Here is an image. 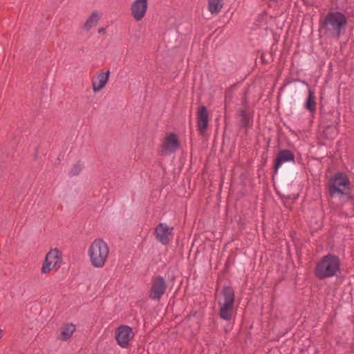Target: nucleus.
<instances>
[{"label": "nucleus", "instance_id": "f257e3e1", "mask_svg": "<svg viewBox=\"0 0 354 354\" xmlns=\"http://www.w3.org/2000/svg\"><path fill=\"white\" fill-rule=\"evenodd\" d=\"M109 247L102 239H95L89 245L87 254L91 265L96 268H101L106 262L109 254Z\"/></svg>", "mask_w": 354, "mask_h": 354}, {"label": "nucleus", "instance_id": "f03ea898", "mask_svg": "<svg viewBox=\"0 0 354 354\" xmlns=\"http://www.w3.org/2000/svg\"><path fill=\"white\" fill-rule=\"evenodd\" d=\"M219 315L225 320H231L234 313V292L230 287L223 288L216 294Z\"/></svg>", "mask_w": 354, "mask_h": 354}, {"label": "nucleus", "instance_id": "7ed1b4c3", "mask_svg": "<svg viewBox=\"0 0 354 354\" xmlns=\"http://www.w3.org/2000/svg\"><path fill=\"white\" fill-rule=\"evenodd\" d=\"M340 268V261L338 257L328 254L322 257L317 263L315 274L319 279H325L335 275Z\"/></svg>", "mask_w": 354, "mask_h": 354}, {"label": "nucleus", "instance_id": "20e7f679", "mask_svg": "<svg viewBox=\"0 0 354 354\" xmlns=\"http://www.w3.org/2000/svg\"><path fill=\"white\" fill-rule=\"evenodd\" d=\"M350 189L349 181L346 174L339 173L334 176L329 183V192L332 197L348 194Z\"/></svg>", "mask_w": 354, "mask_h": 354}, {"label": "nucleus", "instance_id": "39448f33", "mask_svg": "<svg viewBox=\"0 0 354 354\" xmlns=\"http://www.w3.org/2000/svg\"><path fill=\"white\" fill-rule=\"evenodd\" d=\"M346 24V17L337 12L328 14L325 19L326 28L337 37L340 35L341 31Z\"/></svg>", "mask_w": 354, "mask_h": 354}, {"label": "nucleus", "instance_id": "423d86ee", "mask_svg": "<svg viewBox=\"0 0 354 354\" xmlns=\"http://www.w3.org/2000/svg\"><path fill=\"white\" fill-rule=\"evenodd\" d=\"M61 261L60 252L57 249H51L46 255L41 268V272L46 274L53 269H57L59 266Z\"/></svg>", "mask_w": 354, "mask_h": 354}, {"label": "nucleus", "instance_id": "0eeeda50", "mask_svg": "<svg viewBox=\"0 0 354 354\" xmlns=\"http://www.w3.org/2000/svg\"><path fill=\"white\" fill-rule=\"evenodd\" d=\"M133 336L132 329L127 326H120L115 333L117 343L122 348H126L129 345Z\"/></svg>", "mask_w": 354, "mask_h": 354}, {"label": "nucleus", "instance_id": "6e6552de", "mask_svg": "<svg viewBox=\"0 0 354 354\" xmlns=\"http://www.w3.org/2000/svg\"><path fill=\"white\" fill-rule=\"evenodd\" d=\"M148 8L147 0H136L131 6V15L135 21H141L145 16Z\"/></svg>", "mask_w": 354, "mask_h": 354}, {"label": "nucleus", "instance_id": "1a4fd4ad", "mask_svg": "<svg viewBox=\"0 0 354 354\" xmlns=\"http://www.w3.org/2000/svg\"><path fill=\"white\" fill-rule=\"evenodd\" d=\"M167 286L161 277L154 278L149 291V297L152 299H159L165 293Z\"/></svg>", "mask_w": 354, "mask_h": 354}, {"label": "nucleus", "instance_id": "9d476101", "mask_svg": "<svg viewBox=\"0 0 354 354\" xmlns=\"http://www.w3.org/2000/svg\"><path fill=\"white\" fill-rule=\"evenodd\" d=\"M173 227L168 226L165 223H159L156 227V239L162 244H167L172 239Z\"/></svg>", "mask_w": 354, "mask_h": 354}, {"label": "nucleus", "instance_id": "9b49d317", "mask_svg": "<svg viewBox=\"0 0 354 354\" xmlns=\"http://www.w3.org/2000/svg\"><path fill=\"white\" fill-rule=\"evenodd\" d=\"M162 149L168 153L176 151L179 147V140L174 133L166 135L162 145Z\"/></svg>", "mask_w": 354, "mask_h": 354}, {"label": "nucleus", "instance_id": "f8f14e48", "mask_svg": "<svg viewBox=\"0 0 354 354\" xmlns=\"http://www.w3.org/2000/svg\"><path fill=\"white\" fill-rule=\"evenodd\" d=\"M110 75L109 71H101L92 79V88L95 93L100 91L106 84Z\"/></svg>", "mask_w": 354, "mask_h": 354}, {"label": "nucleus", "instance_id": "ddd939ff", "mask_svg": "<svg viewBox=\"0 0 354 354\" xmlns=\"http://www.w3.org/2000/svg\"><path fill=\"white\" fill-rule=\"evenodd\" d=\"M295 162V156L294 154L289 150H281L280 151L275 159L274 163V170L275 172L278 171V169L286 162Z\"/></svg>", "mask_w": 354, "mask_h": 354}, {"label": "nucleus", "instance_id": "4468645a", "mask_svg": "<svg viewBox=\"0 0 354 354\" xmlns=\"http://www.w3.org/2000/svg\"><path fill=\"white\" fill-rule=\"evenodd\" d=\"M102 17V13L100 10H93L88 16L84 24V29L89 30L95 27Z\"/></svg>", "mask_w": 354, "mask_h": 354}, {"label": "nucleus", "instance_id": "2eb2a0df", "mask_svg": "<svg viewBox=\"0 0 354 354\" xmlns=\"http://www.w3.org/2000/svg\"><path fill=\"white\" fill-rule=\"evenodd\" d=\"M209 123L208 113L205 106H201L198 112V127L203 133L206 129Z\"/></svg>", "mask_w": 354, "mask_h": 354}, {"label": "nucleus", "instance_id": "dca6fc26", "mask_svg": "<svg viewBox=\"0 0 354 354\" xmlns=\"http://www.w3.org/2000/svg\"><path fill=\"white\" fill-rule=\"evenodd\" d=\"M315 100L316 97L315 93L311 90H308V95L306 102L304 103V106L311 113H315L316 111L317 104Z\"/></svg>", "mask_w": 354, "mask_h": 354}, {"label": "nucleus", "instance_id": "f3484780", "mask_svg": "<svg viewBox=\"0 0 354 354\" xmlns=\"http://www.w3.org/2000/svg\"><path fill=\"white\" fill-rule=\"evenodd\" d=\"M75 330V326L73 324H67L64 325L61 330L60 338L62 340L69 339Z\"/></svg>", "mask_w": 354, "mask_h": 354}, {"label": "nucleus", "instance_id": "a211bd4d", "mask_svg": "<svg viewBox=\"0 0 354 354\" xmlns=\"http://www.w3.org/2000/svg\"><path fill=\"white\" fill-rule=\"evenodd\" d=\"M222 8V0H209L208 9L212 14L218 13Z\"/></svg>", "mask_w": 354, "mask_h": 354}, {"label": "nucleus", "instance_id": "6ab92c4d", "mask_svg": "<svg viewBox=\"0 0 354 354\" xmlns=\"http://www.w3.org/2000/svg\"><path fill=\"white\" fill-rule=\"evenodd\" d=\"M83 168H84L83 164L81 162H78L73 167V168L71 169V173L73 175H77L82 171Z\"/></svg>", "mask_w": 354, "mask_h": 354}, {"label": "nucleus", "instance_id": "aec40b11", "mask_svg": "<svg viewBox=\"0 0 354 354\" xmlns=\"http://www.w3.org/2000/svg\"><path fill=\"white\" fill-rule=\"evenodd\" d=\"M242 116H243L242 122L244 126L247 127L248 125H249V124L250 122V117L246 113H243Z\"/></svg>", "mask_w": 354, "mask_h": 354}, {"label": "nucleus", "instance_id": "412c9836", "mask_svg": "<svg viewBox=\"0 0 354 354\" xmlns=\"http://www.w3.org/2000/svg\"><path fill=\"white\" fill-rule=\"evenodd\" d=\"M97 32L100 35H104L105 33V28H100L97 30Z\"/></svg>", "mask_w": 354, "mask_h": 354}, {"label": "nucleus", "instance_id": "4be33fe9", "mask_svg": "<svg viewBox=\"0 0 354 354\" xmlns=\"http://www.w3.org/2000/svg\"><path fill=\"white\" fill-rule=\"evenodd\" d=\"M2 333H3V330L1 329H0V339L2 338Z\"/></svg>", "mask_w": 354, "mask_h": 354}]
</instances>
